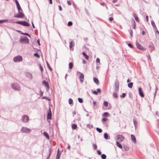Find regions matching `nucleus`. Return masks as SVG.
I'll return each mask as SVG.
<instances>
[{
	"mask_svg": "<svg viewBox=\"0 0 159 159\" xmlns=\"http://www.w3.org/2000/svg\"><path fill=\"white\" fill-rule=\"evenodd\" d=\"M73 102V100L72 99L70 98L69 99V103L70 104L72 103Z\"/></svg>",
	"mask_w": 159,
	"mask_h": 159,
	"instance_id": "obj_38",
	"label": "nucleus"
},
{
	"mask_svg": "<svg viewBox=\"0 0 159 159\" xmlns=\"http://www.w3.org/2000/svg\"><path fill=\"white\" fill-rule=\"evenodd\" d=\"M15 1H16V5H17V4H19L18 2V1L17 0H15Z\"/></svg>",
	"mask_w": 159,
	"mask_h": 159,
	"instance_id": "obj_60",
	"label": "nucleus"
},
{
	"mask_svg": "<svg viewBox=\"0 0 159 159\" xmlns=\"http://www.w3.org/2000/svg\"><path fill=\"white\" fill-rule=\"evenodd\" d=\"M74 44L73 43V42L72 41H71L70 43V48H71L74 46Z\"/></svg>",
	"mask_w": 159,
	"mask_h": 159,
	"instance_id": "obj_23",
	"label": "nucleus"
},
{
	"mask_svg": "<svg viewBox=\"0 0 159 159\" xmlns=\"http://www.w3.org/2000/svg\"><path fill=\"white\" fill-rule=\"evenodd\" d=\"M133 83L132 82H131L128 84V86L129 88H131L133 87Z\"/></svg>",
	"mask_w": 159,
	"mask_h": 159,
	"instance_id": "obj_26",
	"label": "nucleus"
},
{
	"mask_svg": "<svg viewBox=\"0 0 159 159\" xmlns=\"http://www.w3.org/2000/svg\"><path fill=\"white\" fill-rule=\"evenodd\" d=\"M26 40H28V39L27 37H25L24 38L21 39H20V42H23Z\"/></svg>",
	"mask_w": 159,
	"mask_h": 159,
	"instance_id": "obj_17",
	"label": "nucleus"
},
{
	"mask_svg": "<svg viewBox=\"0 0 159 159\" xmlns=\"http://www.w3.org/2000/svg\"><path fill=\"white\" fill-rule=\"evenodd\" d=\"M107 120H108L107 118H104L102 119V121L103 122H104L106 121Z\"/></svg>",
	"mask_w": 159,
	"mask_h": 159,
	"instance_id": "obj_35",
	"label": "nucleus"
},
{
	"mask_svg": "<svg viewBox=\"0 0 159 159\" xmlns=\"http://www.w3.org/2000/svg\"><path fill=\"white\" fill-rule=\"evenodd\" d=\"M103 115L105 117H107L109 116V114L108 112H105L104 113Z\"/></svg>",
	"mask_w": 159,
	"mask_h": 159,
	"instance_id": "obj_30",
	"label": "nucleus"
},
{
	"mask_svg": "<svg viewBox=\"0 0 159 159\" xmlns=\"http://www.w3.org/2000/svg\"><path fill=\"white\" fill-rule=\"evenodd\" d=\"M82 54L83 56L85 57V58L87 60H88L89 59V56H88L84 52H83L82 53Z\"/></svg>",
	"mask_w": 159,
	"mask_h": 159,
	"instance_id": "obj_19",
	"label": "nucleus"
},
{
	"mask_svg": "<svg viewBox=\"0 0 159 159\" xmlns=\"http://www.w3.org/2000/svg\"><path fill=\"white\" fill-rule=\"evenodd\" d=\"M148 60H149L150 61H151V57H150V55H148Z\"/></svg>",
	"mask_w": 159,
	"mask_h": 159,
	"instance_id": "obj_49",
	"label": "nucleus"
},
{
	"mask_svg": "<svg viewBox=\"0 0 159 159\" xmlns=\"http://www.w3.org/2000/svg\"><path fill=\"white\" fill-rule=\"evenodd\" d=\"M113 20V18L112 17H111L109 18V20L110 21H112Z\"/></svg>",
	"mask_w": 159,
	"mask_h": 159,
	"instance_id": "obj_55",
	"label": "nucleus"
},
{
	"mask_svg": "<svg viewBox=\"0 0 159 159\" xmlns=\"http://www.w3.org/2000/svg\"><path fill=\"white\" fill-rule=\"evenodd\" d=\"M128 46L129 47L131 48H133V46H132V44H131V43H129L128 44Z\"/></svg>",
	"mask_w": 159,
	"mask_h": 159,
	"instance_id": "obj_45",
	"label": "nucleus"
},
{
	"mask_svg": "<svg viewBox=\"0 0 159 159\" xmlns=\"http://www.w3.org/2000/svg\"><path fill=\"white\" fill-rule=\"evenodd\" d=\"M94 82L98 85H99V82L98 79L94 77L93 79Z\"/></svg>",
	"mask_w": 159,
	"mask_h": 159,
	"instance_id": "obj_13",
	"label": "nucleus"
},
{
	"mask_svg": "<svg viewBox=\"0 0 159 159\" xmlns=\"http://www.w3.org/2000/svg\"><path fill=\"white\" fill-rule=\"evenodd\" d=\"M78 100L80 103H82L83 102V100L81 98H78Z\"/></svg>",
	"mask_w": 159,
	"mask_h": 159,
	"instance_id": "obj_33",
	"label": "nucleus"
},
{
	"mask_svg": "<svg viewBox=\"0 0 159 159\" xmlns=\"http://www.w3.org/2000/svg\"><path fill=\"white\" fill-rule=\"evenodd\" d=\"M132 23L133 24V28L134 29H135L136 28V24L135 22L134 21V20L133 19L132 20Z\"/></svg>",
	"mask_w": 159,
	"mask_h": 159,
	"instance_id": "obj_24",
	"label": "nucleus"
},
{
	"mask_svg": "<svg viewBox=\"0 0 159 159\" xmlns=\"http://www.w3.org/2000/svg\"><path fill=\"white\" fill-rule=\"evenodd\" d=\"M22 119L23 122H27L29 121V118L27 115H24L22 116Z\"/></svg>",
	"mask_w": 159,
	"mask_h": 159,
	"instance_id": "obj_7",
	"label": "nucleus"
},
{
	"mask_svg": "<svg viewBox=\"0 0 159 159\" xmlns=\"http://www.w3.org/2000/svg\"><path fill=\"white\" fill-rule=\"evenodd\" d=\"M59 9L60 11H61L62 10V8L60 6H58Z\"/></svg>",
	"mask_w": 159,
	"mask_h": 159,
	"instance_id": "obj_54",
	"label": "nucleus"
},
{
	"mask_svg": "<svg viewBox=\"0 0 159 159\" xmlns=\"http://www.w3.org/2000/svg\"><path fill=\"white\" fill-rule=\"evenodd\" d=\"M152 24L153 27H155V24L153 21H152Z\"/></svg>",
	"mask_w": 159,
	"mask_h": 159,
	"instance_id": "obj_48",
	"label": "nucleus"
},
{
	"mask_svg": "<svg viewBox=\"0 0 159 159\" xmlns=\"http://www.w3.org/2000/svg\"><path fill=\"white\" fill-rule=\"evenodd\" d=\"M18 13L14 16L15 17H17L19 18H23L24 17V14L20 11H18Z\"/></svg>",
	"mask_w": 159,
	"mask_h": 159,
	"instance_id": "obj_8",
	"label": "nucleus"
},
{
	"mask_svg": "<svg viewBox=\"0 0 159 159\" xmlns=\"http://www.w3.org/2000/svg\"><path fill=\"white\" fill-rule=\"evenodd\" d=\"M52 119V113L50 109H49V112L48 113L47 116V119L48 120L49 119L51 120Z\"/></svg>",
	"mask_w": 159,
	"mask_h": 159,
	"instance_id": "obj_10",
	"label": "nucleus"
},
{
	"mask_svg": "<svg viewBox=\"0 0 159 159\" xmlns=\"http://www.w3.org/2000/svg\"><path fill=\"white\" fill-rule=\"evenodd\" d=\"M39 66L40 67V70H41V72H43V68L41 66V65L40 64L39 65Z\"/></svg>",
	"mask_w": 159,
	"mask_h": 159,
	"instance_id": "obj_42",
	"label": "nucleus"
},
{
	"mask_svg": "<svg viewBox=\"0 0 159 159\" xmlns=\"http://www.w3.org/2000/svg\"><path fill=\"white\" fill-rule=\"evenodd\" d=\"M67 3L69 5H71V2L70 1H67Z\"/></svg>",
	"mask_w": 159,
	"mask_h": 159,
	"instance_id": "obj_50",
	"label": "nucleus"
},
{
	"mask_svg": "<svg viewBox=\"0 0 159 159\" xmlns=\"http://www.w3.org/2000/svg\"><path fill=\"white\" fill-rule=\"evenodd\" d=\"M131 139H132V141H133V142L134 143H136V138H135V136L134 135L131 134Z\"/></svg>",
	"mask_w": 159,
	"mask_h": 159,
	"instance_id": "obj_12",
	"label": "nucleus"
},
{
	"mask_svg": "<svg viewBox=\"0 0 159 159\" xmlns=\"http://www.w3.org/2000/svg\"><path fill=\"white\" fill-rule=\"evenodd\" d=\"M104 138L106 139H107L108 138V136L107 133H105L104 134Z\"/></svg>",
	"mask_w": 159,
	"mask_h": 159,
	"instance_id": "obj_34",
	"label": "nucleus"
},
{
	"mask_svg": "<svg viewBox=\"0 0 159 159\" xmlns=\"http://www.w3.org/2000/svg\"><path fill=\"white\" fill-rule=\"evenodd\" d=\"M148 47L149 48H150V50L151 51V52L155 50V47L153 44L149 45L148 46Z\"/></svg>",
	"mask_w": 159,
	"mask_h": 159,
	"instance_id": "obj_14",
	"label": "nucleus"
},
{
	"mask_svg": "<svg viewBox=\"0 0 159 159\" xmlns=\"http://www.w3.org/2000/svg\"><path fill=\"white\" fill-rule=\"evenodd\" d=\"M116 137L117 139L120 142L122 141L125 139V137L123 135L120 134H117Z\"/></svg>",
	"mask_w": 159,
	"mask_h": 159,
	"instance_id": "obj_6",
	"label": "nucleus"
},
{
	"mask_svg": "<svg viewBox=\"0 0 159 159\" xmlns=\"http://www.w3.org/2000/svg\"><path fill=\"white\" fill-rule=\"evenodd\" d=\"M119 89V83L118 80H116L115 83V90L117 92L118 91Z\"/></svg>",
	"mask_w": 159,
	"mask_h": 159,
	"instance_id": "obj_9",
	"label": "nucleus"
},
{
	"mask_svg": "<svg viewBox=\"0 0 159 159\" xmlns=\"http://www.w3.org/2000/svg\"><path fill=\"white\" fill-rule=\"evenodd\" d=\"M139 91L140 95L142 97H144V95L142 91V89L141 87H139Z\"/></svg>",
	"mask_w": 159,
	"mask_h": 159,
	"instance_id": "obj_11",
	"label": "nucleus"
},
{
	"mask_svg": "<svg viewBox=\"0 0 159 159\" xmlns=\"http://www.w3.org/2000/svg\"><path fill=\"white\" fill-rule=\"evenodd\" d=\"M43 134L46 137V138L47 139H49V136L48 134L46 132H44Z\"/></svg>",
	"mask_w": 159,
	"mask_h": 159,
	"instance_id": "obj_22",
	"label": "nucleus"
},
{
	"mask_svg": "<svg viewBox=\"0 0 159 159\" xmlns=\"http://www.w3.org/2000/svg\"><path fill=\"white\" fill-rule=\"evenodd\" d=\"M72 25V22L71 21H70L68 22V26H70Z\"/></svg>",
	"mask_w": 159,
	"mask_h": 159,
	"instance_id": "obj_39",
	"label": "nucleus"
},
{
	"mask_svg": "<svg viewBox=\"0 0 159 159\" xmlns=\"http://www.w3.org/2000/svg\"><path fill=\"white\" fill-rule=\"evenodd\" d=\"M73 63L71 62L69 63V69H72V68L73 67Z\"/></svg>",
	"mask_w": 159,
	"mask_h": 159,
	"instance_id": "obj_20",
	"label": "nucleus"
},
{
	"mask_svg": "<svg viewBox=\"0 0 159 159\" xmlns=\"http://www.w3.org/2000/svg\"><path fill=\"white\" fill-rule=\"evenodd\" d=\"M148 16H146V19L147 21L148 22Z\"/></svg>",
	"mask_w": 159,
	"mask_h": 159,
	"instance_id": "obj_56",
	"label": "nucleus"
},
{
	"mask_svg": "<svg viewBox=\"0 0 159 159\" xmlns=\"http://www.w3.org/2000/svg\"><path fill=\"white\" fill-rule=\"evenodd\" d=\"M61 155V153L59 152V148L58 149L56 159H59Z\"/></svg>",
	"mask_w": 159,
	"mask_h": 159,
	"instance_id": "obj_16",
	"label": "nucleus"
},
{
	"mask_svg": "<svg viewBox=\"0 0 159 159\" xmlns=\"http://www.w3.org/2000/svg\"><path fill=\"white\" fill-rule=\"evenodd\" d=\"M21 131L23 133H29L30 132L31 130L30 129L26 127H23L21 129Z\"/></svg>",
	"mask_w": 159,
	"mask_h": 159,
	"instance_id": "obj_5",
	"label": "nucleus"
},
{
	"mask_svg": "<svg viewBox=\"0 0 159 159\" xmlns=\"http://www.w3.org/2000/svg\"><path fill=\"white\" fill-rule=\"evenodd\" d=\"M16 23L20 24L24 26H30L29 24L27 22L25 21H17L16 22Z\"/></svg>",
	"mask_w": 159,
	"mask_h": 159,
	"instance_id": "obj_1",
	"label": "nucleus"
},
{
	"mask_svg": "<svg viewBox=\"0 0 159 159\" xmlns=\"http://www.w3.org/2000/svg\"><path fill=\"white\" fill-rule=\"evenodd\" d=\"M93 103L94 105H95L96 104V102L95 101H93Z\"/></svg>",
	"mask_w": 159,
	"mask_h": 159,
	"instance_id": "obj_62",
	"label": "nucleus"
},
{
	"mask_svg": "<svg viewBox=\"0 0 159 159\" xmlns=\"http://www.w3.org/2000/svg\"><path fill=\"white\" fill-rule=\"evenodd\" d=\"M116 144L117 146L120 148H122V146L118 142H116Z\"/></svg>",
	"mask_w": 159,
	"mask_h": 159,
	"instance_id": "obj_21",
	"label": "nucleus"
},
{
	"mask_svg": "<svg viewBox=\"0 0 159 159\" xmlns=\"http://www.w3.org/2000/svg\"><path fill=\"white\" fill-rule=\"evenodd\" d=\"M21 34H23V35H26V36H29V37H30V35L28 34L27 33H22Z\"/></svg>",
	"mask_w": 159,
	"mask_h": 159,
	"instance_id": "obj_40",
	"label": "nucleus"
},
{
	"mask_svg": "<svg viewBox=\"0 0 159 159\" xmlns=\"http://www.w3.org/2000/svg\"><path fill=\"white\" fill-rule=\"evenodd\" d=\"M77 128V125L75 124H73L72 125V128L73 129H76Z\"/></svg>",
	"mask_w": 159,
	"mask_h": 159,
	"instance_id": "obj_25",
	"label": "nucleus"
},
{
	"mask_svg": "<svg viewBox=\"0 0 159 159\" xmlns=\"http://www.w3.org/2000/svg\"><path fill=\"white\" fill-rule=\"evenodd\" d=\"M80 80V81L82 82L83 81V80L84 79V75L83 74H81L80 76L79 77Z\"/></svg>",
	"mask_w": 159,
	"mask_h": 159,
	"instance_id": "obj_15",
	"label": "nucleus"
},
{
	"mask_svg": "<svg viewBox=\"0 0 159 159\" xmlns=\"http://www.w3.org/2000/svg\"><path fill=\"white\" fill-rule=\"evenodd\" d=\"M22 60V58L21 56H18L13 58V61L15 62H17L21 61Z\"/></svg>",
	"mask_w": 159,
	"mask_h": 159,
	"instance_id": "obj_3",
	"label": "nucleus"
},
{
	"mask_svg": "<svg viewBox=\"0 0 159 159\" xmlns=\"http://www.w3.org/2000/svg\"><path fill=\"white\" fill-rule=\"evenodd\" d=\"M103 105L106 107L108 106V103L107 102L105 101L103 102Z\"/></svg>",
	"mask_w": 159,
	"mask_h": 159,
	"instance_id": "obj_28",
	"label": "nucleus"
},
{
	"mask_svg": "<svg viewBox=\"0 0 159 159\" xmlns=\"http://www.w3.org/2000/svg\"><path fill=\"white\" fill-rule=\"evenodd\" d=\"M16 6H17L18 11H22V10L21 9L20 7V5H19V4L16 5Z\"/></svg>",
	"mask_w": 159,
	"mask_h": 159,
	"instance_id": "obj_27",
	"label": "nucleus"
},
{
	"mask_svg": "<svg viewBox=\"0 0 159 159\" xmlns=\"http://www.w3.org/2000/svg\"><path fill=\"white\" fill-rule=\"evenodd\" d=\"M142 34L143 35H144L145 34V32L144 31H142Z\"/></svg>",
	"mask_w": 159,
	"mask_h": 159,
	"instance_id": "obj_58",
	"label": "nucleus"
},
{
	"mask_svg": "<svg viewBox=\"0 0 159 159\" xmlns=\"http://www.w3.org/2000/svg\"><path fill=\"white\" fill-rule=\"evenodd\" d=\"M117 0H113L112 2L114 3H115L117 2Z\"/></svg>",
	"mask_w": 159,
	"mask_h": 159,
	"instance_id": "obj_59",
	"label": "nucleus"
},
{
	"mask_svg": "<svg viewBox=\"0 0 159 159\" xmlns=\"http://www.w3.org/2000/svg\"><path fill=\"white\" fill-rule=\"evenodd\" d=\"M113 96H114V97L116 98H118V96H117V93L115 92H114V93H113Z\"/></svg>",
	"mask_w": 159,
	"mask_h": 159,
	"instance_id": "obj_36",
	"label": "nucleus"
},
{
	"mask_svg": "<svg viewBox=\"0 0 159 159\" xmlns=\"http://www.w3.org/2000/svg\"><path fill=\"white\" fill-rule=\"evenodd\" d=\"M93 93L96 95H97L98 94V93L96 91H95L93 92Z\"/></svg>",
	"mask_w": 159,
	"mask_h": 159,
	"instance_id": "obj_52",
	"label": "nucleus"
},
{
	"mask_svg": "<svg viewBox=\"0 0 159 159\" xmlns=\"http://www.w3.org/2000/svg\"><path fill=\"white\" fill-rule=\"evenodd\" d=\"M97 90L98 91V92L99 93H100L101 92V89H97Z\"/></svg>",
	"mask_w": 159,
	"mask_h": 159,
	"instance_id": "obj_53",
	"label": "nucleus"
},
{
	"mask_svg": "<svg viewBox=\"0 0 159 159\" xmlns=\"http://www.w3.org/2000/svg\"><path fill=\"white\" fill-rule=\"evenodd\" d=\"M93 148L96 150L97 148V146L95 144H93Z\"/></svg>",
	"mask_w": 159,
	"mask_h": 159,
	"instance_id": "obj_41",
	"label": "nucleus"
},
{
	"mask_svg": "<svg viewBox=\"0 0 159 159\" xmlns=\"http://www.w3.org/2000/svg\"><path fill=\"white\" fill-rule=\"evenodd\" d=\"M135 20H136L137 22H139V18H138V16H137V17H136L135 18Z\"/></svg>",
	"mask_w": 159,
	"mask_h": 159,
	"instance_id": "obj_44",
	"label": "nucleus"
},
{
	"mask_svg": "<svg viewBox=\"0 0 159 159\" xmlns=\"http://www.w3.org/2000/svg\"><path fill=\"white\" fill-rule=\"evenodd\" d=\"M97 152L99 155H100L101 154V152L99 150H98Z\"/></svg>",
	"mask_w": 159,
	"mask_h": 159,
	"instance_id": "obj_51",
	"label": "nucleus"
},
{
	"mask_svg": "<svg viewBox=\"0 0 159 159\" xmlns=\"http://www.w3.org/2000/svg\"><path fill=\"white\" fill-rule=\"evenodd\" d=\"M125 95L126 94L125 93H123L120 96V97L121 98H124Z\"/></svg>",
	"mask_w": 159,
	"mask_h": 159,
	"instance_id": "obj_43",
	"label": "nucleus"
},
{
	"mask_svg": "<svg viewBox=\"0 0 159 159\" xmlns=\"http://www.w3.org/2000/svg\"><path fill=\"white\" fill-rule=\"evenodd\" d=\"M96 62L99 63L100 62V59L98 58H97L96 59Z\"/></svg>",
	"mask_w": 159,
	"mask_h": 159,
	"instance_id": "obj_47",
	"label": "nucleus"
},
{
	"mask_svg": "<svg viewBox=\"0 0 159 159\" xmlns=\"http://www.w3.org/2000/svg\"><path fill=\"white\" fill-rule=\"evenodd\" d=\"M133 16L135 18L136 17L138 16L135 13H133L132 14Z\"/></svg>",
	"mask_w": 159,
	"mask_h": 159,
	"instance_id": "obj_46",
	"label": "nucleus"
},
{
	"mask_svg": "<svg viewBox=\"0 0 159 159\" xmlns=\"http://www.w3.org/2000/svg\"><path fill=\"white\" fill-rule=\"evenodd\" d=\"M101 157L102 159H106V156L104 154H102L101 155Z\"/></svg>",
	"mask_w": 159,
	"mask_h": 159,
	"instance_id": "obj_32",
	"label": "nucleus"
},
{
	"mask_svg": "<svg viewBox=\"0 0 159 159\" xmlns=\"http://www.w3.org/2000/svg\"><path fill=\"white\" fill-rule=\"evenodd\" d=\"M34 56L37 57L39 58L40 57V56L37 53H36L34 54Z\"/></svg>",
	"mask_w": 159,
	"mask_h": 159,
	"instance_id": "obj_37",
	"label": "nucleus"
},
{
	"mask_svg": "<svg viewBox=\"0 0 159 159\" xmlns=\"http://www.w3.org/2000/svg\"><path fill=\"white\" fill-rule=\"evenodd\" d=\"M47 66H48V69H49V70L51 71H52V69L51 67L49 64L48 62L47 63Z\"/></svg>",
	"mask_w": 159,
	"mask_h": 159,
	"instance_id": "obj_31",
	"label": "nucleus"
},
{
	"mask_svg": "<svg viewBox=\"0 0 159 159\" xmlns=\"http://www.w3.org/2000/svg\"><path fill=\"white\" fill-rule=\"evenodd\" d=\"M127 83H129V82H130V81L129 79H128L127 80Z\"/></svg>",
	"mask_w": 159,
	"mask_h": 159,
	"instance_id": "obj_64",
	"label": "nucleus"
},
{
	"mask_svg": "<svg viewBox=\"0 0 159 159\" xmlns=\"http://www.w3.org/2000/svg\"><path fill=\"white\" fill-rule=\"evenodd\" d=\"M43 84L46 87L48 88L49 85L48 84V83L46 81L44 80L43 82Z\"/></svg>",
	"mask_w": 159,
	"mask_h": 159,
	"instance_id": "obj_18",
	"label": "nucleus"
},
{
	"mask_svg": "<svg viewBox=\"0 0 159 159\" xmlns=\"http://www.w3.org/2000/svg\"><path fill=\"white\" fill-rule=\"evenodd\" d=\"M129 148L128 147H125V150H127L129 149Z\"/></svg>",
	"mask_w": 159,
	"mask_h": 159,
	"instance_id": "obj_57",
	"label": "nucleus"
},
{
	"mask_svg": "<svg viewBox=\"0 0 159 159\" xmlns=\"http://www.w3.org/2000/svg\"><path fill=\"white\" fill-rule=\"evenodd\" d=\"M68 148L70 149V146L69 145H68Z\"/></svg>",
	"mask_w": 159,
	"mask_h": 159,
	"instance_id": "obj_63",
	"label": "nucleus"
},
{
	"mask_svg": "<svg viewBox=\"0 0 159 159\" xmlns=\"http://www.w3.org/2000/svg\"><path fill=\"white\" fill-rule=\"evenodd\" d=\"M12 88L16 90H20V88L18 84H14L11 85Z\"/></svg>",
	"mask_w": 159,
	"mask_h": 159,
	"instance_id": "obj_4",
	"label": "nucleus"
},
{
	"mask_svg": "<svg viewBox=\"0 0 159 159\" xmlns=\"http://www.w3.org/2000/svg\"><path fill=\"white\" fill-rule=\"evenodd\" d=\"M50 1V4H52V0H49Z\"/></svg>",
	"mask_w": 159,
	"mask_h": 159,
	"instance_id": "obj_61",
	"label": "nucleus"
},
{
	"mask_svg": "<svg viewBox=\"0 0 159 159\" xmlns=\"http://www.w3.org/2000/svg\"><path fill=\"white\" fill-rule=\"evenodd\" d=\"M96 130L98 132H99V133H101L102 132V130L101 129L99 128H97L96 129Z\"/></svg>",
	"mask_w": 159,
	"mask_h": 159,
	"instance_id": "obj_29",
	"label": "nucleus"
},
{
	"mask_svg": "<svg viewBox=\"0 0 159 159\" xmlns=\"http://www.w3.org/2000/svg\"><path fill=\"white\" fill-rule=\"evenodd\" d=\"M136 44L137 47L139 49L142 51H144L146 50V48L143 47L139 43L138 41H136Z\"/></svg>",
	"mask_w": 159,
	"mask_h": 159,
	"instance_id": "obj_2",
	"label": "nucleus"
}]
</instances>
